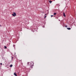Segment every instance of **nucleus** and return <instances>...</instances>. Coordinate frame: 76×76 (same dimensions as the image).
Masks as SVG:
<instances>
[{"label":"nucleus","mask_w":76,"mask_h":76,"mask_svg":"<svg viewBox=\"0 0 76 76\" xmlns=\"http://www.w3.org/2000/svg\"><path fill=\"white\" fill-rule=\"evenodd\" d=\"M28 64L29 66H31V67L32 68V66L34 65V63L33 62H31V63L28 62Z\"/></svg>","instance_id":"obj_1"},{"label":"nucleus","mask_w":76,"mask_h":76,"mask_svg":"<svg viewBox=\"0 0 76 76\" xmlns=\"http://www.w3.org/2000/svg\"><path fill=\"white\" fill-rule=\"evenodd\" d=\"M13 14H12V15L13 16H16V13L14 12L13 13Z\"/></svg>","instance_id":"obj_2"},{"label":"nucleus","mask_w":76,"mask_h":76,"mask_svg":"<svg viewBox=\"0 0 76 76\" xmlns=\"http://www.w3.org/2000/svg\"><path fill=\"white\" fill-rule=\"evenodd\" d=\"M63 16H64V17H66V14H65V13L64 12L63 13Z\"/></svg>","instance_id":"obj_3"},{"label":"nucleus","mask_w":76,"mask_h":76,"mask_svg":"<svg viewBox=\"0 0 76 76\" xmlns=\"http://www.w3.org/2000/svg\"><path fill=\"white\" fill-rule=\"evenodd\" d=\"M67 29H68V30H70L71 29V28H67Z\"/></svg>","instance_id":"obj_4"},{"label":"nucleus","mask_w":76,"mask_h":76,"mask_svg":"<svg viewBox=\"0 0 76 76\" xmlns=\"http://www.w3.org/2000/svg\"><path fill=\"white\" fill-rule=\"evenodd\" d=\"M14 75H15V76H17V75H16V74L15 73H14Z\"/></svg>","instance_id":"obj_5"},{"label":"nucleus","mask_w":76,"mask_h":76,"mask_svg":"<svg viewBox=\"0 0 76 76\" xmlns=\"http://www.w3.org/2000/svg\"><path fill=\"white\" fill-rule=\"evenodd\" d=\"M4 48L5 49H6V48H7V47H6V46H4Z\"/></svg>","instance_id":"obj_6"},{"label":"nucleus","mask_w":76,"mask_h":76,"mask_svg":"<svg viewBox=\"0 0 76 76\" xmlns=\"http://www.w3.org/2000/svg\"><path fill=\"white\" fill-rule=\"evenodd\" d=\"M56 14H57V13H54V14H53V15H56Z\"/></svg>","instance_id":"obj_7"},{"label":"nucleus","mask_w":76,"mask_h":76,"mask_svg":"<svg viewBox=\"0 0 76 76\" xmlns=\"http://www.w3.org/2000/svg\"><path fill=\"white\" fill-rule=\"evenodd\" d=\"M12 66H13V65L12 64L10 66V67H12Z\"/></svg>","instance_id":"obj_8"},{"label":"nucleus","mask_w":76,"mask_h":76,"mask_svg":"<svg viewBox=\"0 0 76 76\" xmlns=\"http://www.w3.org/2000/svg\"><path fill=\"white\" fill-rule=\"evenodd\" d=\"M52 1H49V3H52Z\"/></svg>","instance_id":"obj_9"},{"label":"nucleus","mask_w":76,"mask_h":76,"mask_svg":"<svg viewBox=\"0 0 76 76\" xmlns=\"http://www.w3.org/2000/svg\"><path fill=\"white\" fill-rule=\"evenodd\" d=\"M65 26L66 28H67V26Z\"/></svg>","instance_id":"obj_10"},{"label":"nucleus","mask_w":76,"mask_h":76,"mask_svg":"<svg viewBox=\"0 0 76 76\" xmlns=\"http://www.w3.org/2000/svg\"><path fill=\"white\" fill-rule=\"evenodd\" d=\"M46 15H45V18H46Z\"/></svg>","instance_id":"obj_11"},{"label":"nucleus","mask_w":76,"mask_h":76,"mask_svg":"<svg viewBox=\"0 0 76 76\" xmlns=\"http://www.w3.org/2000/svg\"><path fill=\"white\" fill-rule=\"evenodd\" d=\"M53 15H51V17H53Z\"/></svg>","instance_id":"obj_12"},{"label":"nucleus","mask_w":76,"mask_h":76,"mask_svg":"<svg viewBox=\"0 0 76 76\" xmlns=\"http://www.w3.org/2000/svg\"><path fill=\"white\" fill-rule=\"evenodd\" d=\"M1 65H2V64L1 63Z\"/></svg>","instance_id":"obj_13"},{"label":"nucleus","mask_w":76,"mask_h":76,"mask_svg":"<svg viewBox=\"0 0 76 76\" xmlns=\"http://www.w3.org/2000/svg\"><path fill=\"white\" fill-rule=\"evenodd\" d=\"M47 15L46 14H45V15Z\"/></svg>","instance_id":"obj_14"},{"label":"nucleus","mask_w":76,"mask_h":76,"mask_svg":"<svg viewBox=\"0 0 76 76\" xmlns=\"http://www.w3.org/2000/svg\"><path fill=\"white\" fill-rule=\"evenodd\" d=\"M0 26H1V25H0Z\"/></svg>","instance_id":"obj_15"}]
</instances>
